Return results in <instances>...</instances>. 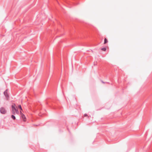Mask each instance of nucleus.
<instances>
[{
	"label": "nucleus",
	"mask_w": 152,
	"mask_h": 152,
	"mask_svg": "<svg viewBox=\"0 0 152 152\" xmlns=\"http://www.w3.org/2000/svg\"><path fill=\"white\" fill-rule=\"evenodd\" d=\"M11 118H12L14 120H15L16 119L15 116L14 115H12L11 116Z\"/></svg>",
	"instance_id": "5"
},
{
	"label": "nucleus",
	"mask_w": 152,
	"mask_h": 152,
	"mask_svg": "<svg viewBox=\"0 0 152 152\" xmlns=\"http://www.w3.org/2000/svg\"><path fill=\"white\" fill-rule=\"evenodd\" d=\"M22 118L23 119V121H26V118L25 116L23 114V115H22Z\"/></svg>",
	"instance_id": "4"
},
{
	"label": "nucleus",
	"mask_w": 152,
	"mask_h": 152,
	"mask_svg": "<svg viewBox=\"0 0 152 152\" xmlns=\"http://www.w3.org/2000/svg\"><path fill=\"white\" fill-rule=\"evenodd\" d=\"M18 108L20 109V110H22L21 106L20 105L18 106Z\"/></svg>",
	"instance_id": "8"
},
{
	"label": "nucleus",
	"mask_w": 152,
	"mask_h": 152,
	"mask_svg": "<svg viewBox=\"0 0 152 152\" xmlns=\"http://www.w3.org/2000/svg\"><path fill=\"white\" fill-rule=\"evenodd\" d=\"M108 42L107 39L106 38H105L104 39V44H106Z\"/></svg>",
	"instance_id": "6"
},
{
	"label": "nucleus",
	"mask_w": 152,
	"mask_h": 152,
	"mask_svg": "<svg viewBox=\"0 0 152 152\" xmlns=\"http://www.w3.org/2000/svg\"><path fill=\"white\" fill-rule=\"evenodd\" d=\"M101 50L103 51H105L106 50V48L104 47L102 48Z\"/></svg>",
	"instance_id": "7"
},
{
	"label": "nucleus",
	"mask_w": 152,
	"mask_h": 152,
	"mask_svg": "<svg viewBox=\"0 0 152 152\" xmlns=\"http://www.w3.org/2000/svg\"><path fill=\"white\" fill-rule=\"evenodd\" d=\"M8 90L7 89H6L4 92V96H5L6 100H9V96L8 93Z\"/></svg>",
	"instance_id": "2"
},
{
	"label": "nucleus",
	"mask_w": 152,
	"mask_h": 152,
	"mask_svg": "<svg viewBox=\"0 0 152 152\" xmlns=\"http://www.w3.org/2000/svg\"><path fill=\"white\" fill-rule=\"evenodd\" d=\"M102 83H104V82H103L102 81Z\"/></svg>",
	"instance_id": "10"
},
{
	"label": "nucleus",
	"mask_w": 152,
	"mask_h": 152,
	"mask_svg": "<svg viewBox=\"0 0 152 152\" xmlns=\"http://www.w3.org/2000/svg\"><path fill=\"white\" fill-rule=\"evenodd\" d=\"M87 116V115L86 114H84V116Z\"/></svg>",
	"instance_id": "9"
},
{
	"label": "nucleus",
	"mask_w": 152,
	"mask_h": 152,
	"mask_svg": "<svg viewBox=\"0 0 152 152\" xmlns=\"http://www.w3.org/2000/svg\"><path fill=\"white\" fill-rule=\"evenodd\" d=\"M15 104L12 105V113L13 115H15V113L18 114L19 113L18 109L15 107Z\"/></svg>",
	"instance_id": "1"
},
{
	"label": "nucleus",
	"mask_w": 152,
	"mask_h": 152,
	"mask_svg": "<svg viewBox=\"0 0 152 152\" xmlns=\"http://www.w3.org/2000/svg\"><path fill=\"white\" fill-rule=\"evenodd\" d=\"M0 111L1 113L5 114L6 113V111L5 108L3 107H2L0 108Z\"/></svg>",
	"instance_id": "3"
}]
</instances>
